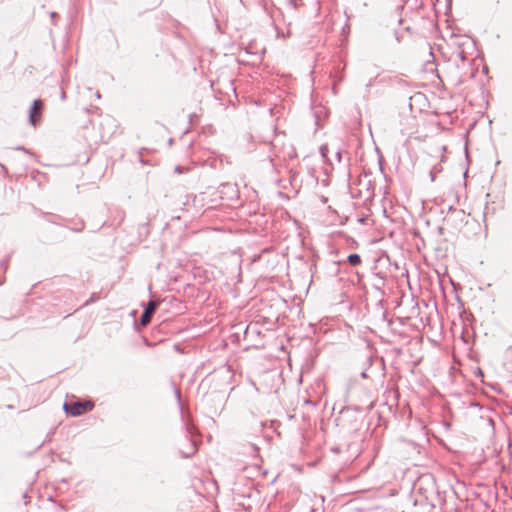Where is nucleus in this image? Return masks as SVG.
Returning a JSON list of instances; mask_svg holds the SVG:
<instances>
[{"instance_id":"obj_7","label":"nucleus","mask_w":512,"mask_h":512,"mask_svg":"<svg viewBox=\"0 0 512 512\" xmlns=\"http://www.w3.org/2000/svg\"><path fill=\"white\" fill-rule=\"evenodd\" d=\"M333 152H334V156H335V158H336V161H337L338 163H340V162H341V160H342V150H341L340 148H337V149H335Z\"/></svg>"},{"instance_id":"obj_17","label":"nucleus","mask_w":512,"mask_h":512,"mask_svg":"<svg viewBox=\"0 0 512 512\" xmlns=\"http://www.w3.org/2000/svg\"><path fill=\"white\" fill-rule=\"evenodd\" d=\"M0 285H2V283L0 282Z\"/></svg>"},{"instance_id":"obj_11","label":"nucleus","mask_w":512,"mask_h":512,"mask_svg":"<svg viewBox=\"0 0 512 512\" xmlns=\"http://www.w3.org/2000/svg\"><path fill=\"white\" fill-rule=\"evenodd\" d=\"M60 98H61L62 101L66 100V93L64 91L61 92Z\"/></svg>"},{"instance_id":"obj_12","label":"nucleus","mask_w":512,"mask_h":512,"mask_svg":"<svg viewBox=\"0 0 512 512\" xmlns=\"http://www.w3.org/2000/svg\"><path fill=\"white\" fill-rule=\"evenodd\" d=\"M371 86H372V82H371V81H369V83H367V84H366V87H367V88H369V87H371Z\"/></svg>"},{"instance_id":"obj_13","label":"nucleus","mask_w":512,"mask_h":512,"mask_svg":"<svg viewBox=\"0 0 512 512\" xmlns=\"http://www.w3.org/2000/svg\"><path fill=\"white\" fill-rule=\"evenodd\" d=\"M263 54H265V50H264V49L261 51V54H260V56H259V59H261V56H262Z\"/></svg>"},{"instance_id":"obj_10","label":"nucleus","mask_w":512,"mask_h":512,"mask_svg":"<svg viewBox=\"0 0 512 512\" xmlns=\"http://www.w3.org/2000/svg\"><path fill=\"white\" fill-rule=\"evenodd\" d=\"M175 396L177 398V401L179 403L180 409L182 410V404H181V394L178 389H175Z\"/></svg>"},{"instance_id":"obj_9","label":"nucleus","mask_w":512,"mask_h":512,"mask_svg":"<svg viewBox=\"0 0 512 512\" xmlns=\"http://www.w3.org/2000/svg\"><path fill=\"white\" fill-rule=\"evenodd\" d=\"M8 262H9V258L3 259V260L0 262V266H1V268H3L4 270H7V268H8Z\"/></svg>"},{"instance_id":"obj_1","label":"nucleus","mask_w":512,"mask_h":512,"mask_svg":"<svg viewBox=\"0 0 512 512\" xmlns=\"http://www.w3.org/2000/svg\"><path fill=\"white\" fill-rule=\"evenodd\" d=\"M93 406L94 405L91 401L76 400L72 402H65L63 407L67 414L80 416L85 412L91 411Z\"/></svg>"},{"instance_id":"obj_6","label":"nucleus","mask_w":512,"mask_h":512,"mask_svg":"<svg viewBox=\"0 0 512 512\" xmlns=\"http://www.w3.org/2000/svg\"><path fill=\"white\" fill-rule=\"evenodd\" d=\"M330 152V147L328 145H322L320 147V153L322 155V157L326 160V161H329L330 164L332 165L333 163L329 160L328 158V154Z\"/></svg>"},{"instance_id":"obj_14","label":"nucleus","mask_w":512,"mask_h":512,"mask_svg":"<svg viewBox=\"0 0 512 512\" xmlns=\"http://www.w3.org/2000/svg\"><path fill=\"white\" fill-rule=\"evenodd\" d=\"M96 97L97 98H100L101 97V94L99 92L96 93Z\"/></svg>"},{"instance_id":"obj_5","label":"nucleus","mask_w":512,"mask_h":512,"mask_svg":"<svg viewBox=\"0 0 512 512\" xmlns=\"http://www.w3.org/2000/svg\"><path fill=\"white\" fill-rule=\"evenodd\" d=\"M347 261L349 262L350 265L357 266L361 263V257L357 253H352L348 255Z\"/></svg>"},{"instance_id":"obj_8","label":"nucleus","mask_w":512,"mask_h":512,"mask_svg":"<svg viewBox=\"0 0 512 512\" xmlns=\"http://www.w3.org/2000/svg\"><path fill=\"white\" fill-rule=\"evenodd\" d=\"M441 169L438 168V166H434L433 169L430 171V178H431V181H434L435 180V177H436V173L438 171H440Z\"/></svg>"},{"instance_id":"obj_2","label":"nucleus","mask_w":512,"mask_h":512,"mask_svg":"<svg viewBox=\"0 0 512 512\" xmlns=\"http://www.w3.org/2000/svg\"><path fill=\"white\" fill-rule=\"evenodd\" d=\"M184 425H185L187 436L190 438V440H189V444H188L186 450H181L180 453L183 458H190L197 451V440H196L197 433H196V428L194 427V425L192 423L185 420Z\"/></svg>"},{"instance_id":"obj_3","label":"nucleus","mask_w":512,"mask_h":512,"mask_svg":"<svg viewBox=\"0 0 512 512\" xmlns=\"http://www.w3.org/2000/svg\"><path fill=\"white\" fill-rule=\"evenodd\" d=\"M43 110V102L40 99L33 101L29 111V122L31 125L36 126L40 121Z\"/></svg>"},{"instance_id":"obj_15","label":"nucleus","mask_w":512,"mask_h":512,"mask_svg":"<svg viewBox=\"0 0 512 512\" xmlns=\"http://www.w3.org/2000/svg\"><path fill=\"white\" fill-rule=\"evenodd\" d=\"M17 149H18V150L26 151L24 147H18Z\"/></svg>"},{"instance_id":"obj_16","label":"nucleus","mask_w":512,"mask_h":512,"mask_svg":"<svg viewBox=\"0 0 512 512\" xmlns=\"http://www.w3.org/2000/svg\"><path fill=\"white\" fill-rule=\"evenodd\" d=\"M55 16H56V13H55V12H53V13L51 14V17H52V18H55Z\"/></svg>"},{"instance_id":"obj_4","label":"nucleus","mask_w":512,"mask_h":512,"mask_svg":"<svg viewBox=\"0 0 512 512\" xmlns=\"http://www.w3.org/2000/svg\"><path fill=\"white\" fill-rule=\"evenodd\" d=\"M157 306H158V302L154 301V300H150L147 303L142 315L140 316L139 321H140L141 326L145 327L146 325L149 324Z\"/></svg>"}]
</instances>
